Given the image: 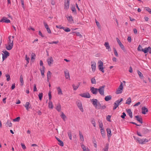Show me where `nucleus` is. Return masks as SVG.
Here are the masks:
<instances>
[{
  "instance_id": "nucleus-6",
  "label": "nucleus",
  "mask_w": 151,
  "mask_h": 151,
  "mask_svg": "<svg viewBox=\"0 0 151 151\" xmlns=\"http://www.w3.org/2000/svg\"><path fill=\"white\" fill-rule=\"evenodd\" d=\"M98 64H99L98 66L99 70L101 71L102 73H104V68L103 67V62L101 61L100 60L98 62Z\"/></svg>"
},
{
  "instance_id": "nucleus-15",
  "label": "nucleus",
  "mask_w": 151,
  "mask_h": 151,
  "mask_svg": "<svg viewBox=\"0 0 151 151\" xmlns=\"http://www.w3.org/2000/svg\"><path fill=\"white\" fill-rule=\"evenodd\" d=\"M142 113L143 114H145L148 111V109L145 106L143 107L142 108Z\"/></svg>"
},
{
  "instance_id": "nucleus-48",
  "label": "nucleus",
  "mask_w": 151,
  "mask_h": 151,
  "mask_svg": "<svg viewBox=\"0 0 151 151\" xmlns=\"http://www.w3.org/2000/svg\"><path fill=\"white\" fill-rule=\"evenodd\" d=\"M60 116H61V118L65 120V116L63 114V112L61 113V114Z\"/></svg>"
},
{
  "instance_id": "nucleus-50",
  "label": "nucleus",
  "mask_w": 151,
  "mask_h": 151,
  "mask_svg": "<svg viewBox=\"0 0 151 151\" xmlns=\"http://www.w3.org/2000/svg\"><path fill=\"white\" fill-rule=\"evenodd\" d=\"M111 116L109 115H108L106 117V119L109 122H111V121L110 120V118Z\"/></svg>"
},
{
  "instance_id": "nucleus-35",
  "label": "nucleus",
  "mask_w": 151,
  "mask_h": 151,
  "mask_svg": "<svg viewBox=\"0 0 151 151\" xmlns=\"http://www.w3.org/2000/svg\"><path fill=\"white\" fill-rule=\"evenodd\" d=\"M131 99L130 97L126 101V104H129L131 102Z\"/></svg>"
},
{
  "instance_id": "nucleus-57",
  "label": "nucleus",
  "mask_w": 151,
  "mask_h": 151,
  "mask_svg": "<svg viewBox=\"0 0 151 151\" xmlns=\"http://www.w3.org/2000/svg\"><path fill=\"white\" fill-rule=\"evenodd\" d=\"M95 22L96 23L97 26L99 27L101 26H100V24L99 22L96 19H95Z\"/></svg>"
},
{
  "instance_id": "nucleus-45",
  "label": "nucleus",
  "mask_w": 151,
  "mask_h": 151,
  "mask_svg": "<svg viewBox=\"0 0 151 151\" xmlns=\"http://www.w3.org/2000/svg\"><path fill=\"white\" fill-rule=\"evenodd\" d=\"M73 33H76V35L78 36H79L80 38L82 37V36L80 34V32H73Z\"/></svg>"
},
{
  "instance_id": "nucleus-32",
  "label": "nucleus",
  "mask_w": 151,
  "mask_h": 151,
  "mask_svg": "<svg viewBox=\"0 0 151 151\" xmlns=\"http://www.w3.org/2000/svg\"><path fill=\"white\" fill-rule=\"evenodd\" d=\"M56 27L58 29H63L66 32V29L65 27H63L61 25H56Z\"/></svg>"
},
{
  "instance_id": "nucleus-47",
  "label": "nucleus",
  "mask_w": 151,
  "mask_h": 151,
  "mask_svg": "<svg viewBox=\"0 0 151 151\" xmlns=\"http://www.w3.org/2000/svg\"><path fill=\"white\" fill-rule=\"evenodd\" d=\"M31 60L35 59V55L34 53H32L31 54Z\"/></svg>"
},
{
  "instance_id": "nucleus-54",
  "label": "nucleus",
  "mask_w": 151,
  "mask_h": 151,
  "mask_svg": "<svg viewBox=\"0 0 151 151\" xmlns=\"http://www.w3.org/2000/svg\"><path fill=\"white\" fill-rule=\"evenodd\" d=\"M56 109L58 111H60L61 110V107L60 105H58L56 107Z\"/></svg>"
},
{
  "instance_id": "nucleus-37",
  "label": "nucleus",
  "mask_w": 151,
  "mask_h": 151,
  "mask_svg": "<svg viewBox=\"0 0 151 151\" xmlns=\"http://www.w3.org/2000/svg\"><path fill=\"white\" fill-rule=\"evenodd\" d=\"M72 87L74 91L76 90L78 88V86H76L75 84H73L72 85Z\"/></svg>"
},
{
  "instance_id": "nucleus-36",
  "label": "nucleus",
  "mask_w": 151,
  "mask_h": 151,
  "mask_svg": "<svg viewBox=\"0 0 151 151\" xmlns=\"http://www.w3.org/2000/svg\"><path fill=\"white\" fill-rule=\"evenodd\" d=\"M91 83L93 84H96V80L94 77L91 79Z\"/></svg>"
},
{
  "instance_id": "nucleus-2",
  "label": "nucleus",
  "mask_w": 151,
  "mask_h": 151,
  "mask_svg": "<svg viewBox=\"0 0 151 151\" xmlns=\"http://www.w3.org/2000/svg\"><path fill=\"white\" fill-rule=\"evenodd\" d=\"M134 139L136 140L137 142L141 145L145 144L146 143L148 142L150 140V139L148 140L146 138L140 139L139 137L136 138L134 136Z\"/></svg>"
},
{
  "instance_id": "nucleus-22",
  "label": "nucleus",
  "mask_w": 151,
  "mask_h": 151,
  "mask_svg": "<svg viewBox=\"0 0 151 151\" xmlns=\"http://www.w3.org/2000/svg\"><path fill=\"white\" fill-rule=\"evenodd\" d=\"M20 85L22 86H23L24 85V81L22 75H20Z\"/></svg>"
},
{
  "instance_id": "nucleus-41",
  "label": "nucleus",
  "mask_w": 151,
  "mask_h": 151,
  "mask_svg": "<svg viewBox=\"0 0 151 151\" xmlns=\"http://www.w3.org/2000/svg\"><path fill=\"white\" fill-rule=\"evenodd\" d=\"M113 50H114V53L115 55V56L116 57H118V54L117 53V51H116V49L114 47Z\"/></svg>"
},
{
  "instance_id": "nucleus-52",
  "label": "nucleus",
  "mask_w": 151,
  "mask_h": 151,
  "mask_svg": "<svg viewBox=\"0 0 151 151\" xmlns=\"http://www.w3.org/2000/svg\"><path fill=\"white\" fill-rule=\"evenodd\" d=\"M146 10L148 11L150 14L151 12V9L148 7H145Z\"/></svg>"
},
{
  "instance_id": "nucleus-7",
  "label": "nucleus",
  "mask_w": 151,
  "mask_h": 151,
  "mask_svg": "<svg viewBox=\"0 0 151 151\" xmlns=\"http://www.w3.org/2000/svg\"><path fill=\"white\" fill-rule=\"evenodd\" d=\"M3 52L4 54H2L3 61H4L5 59L9 56V52L6 50L3 51Z\"/></svg>"
},
{
  "instance_id": "nucleus-10",
  "label": "nucleus",
  "mask_w": 151,
  "mask_h": 151,
  "mask_svg": "<svg viewBox=\"0 0 151 151\" xmlns=\"http://www.w3.org/2000/svg\"><path fill=\"white\" fill-rule=\"evenodd\" d=\"M79 95L82 97L86 98H89L91 97V96L88 92H87L86 93H81Z\"/></svg>"
},
{
  "instance_id": "nucleus-3",
  "label": "nucleus",
  "mask_w": 151,
  "mask_h": 151,
  "mask_svg": "<svg viewBox=\"0 0 151 151\" xmlns=\"http://www.w3.org/2000/svg\"><path fill=\"white\" fill-rule=\"evenodd\" d=\"M123 100V99L121 98L115 101L114 104V106L113 108V110H114L116 109L119 105L121 104V102H122Z\"/></svg>"
},
{
  "instance_id": "nucleus-59",
  "label": "nucleus",
  "mask_w": 151,
  "mask_h": 151,
  "mask_svg": "<svg viewBox=\"0 0 151 151\" xmlns=\"http://www.w3.org/2000/svg\"><path fill=\"white\" fill-rule=\"evenodd\" d=\"M126 116V114L124 112H123L122 113V115L121 116V117L122 119H124L125 116Z\"/></svg>"
},
{
  "instance_id": "nucleus-25",
  "label": "nucleus",
  "mask_w": 151,
  "mask_h": 151,
  "mask_svg": "<svg viewBox=\"0 0 151 151\" xmlns=\"http://www.w3.org/2000/svg\"><path fill=\"white\" fill-rule=\"evenodd\" d=\"M48 107L49 108L52 109L53 108V104L51 101H49L48 103Z\"/></svg>"
},
{
  "instance_id": "nucleus-60",
  "label": "nucleus",
  "mask_w": 151,
  "mask_h": 151,
  "mask_svg": "<svg viewBox=\"0 0 151 151\" xmlns=\"http://www.w3.org/2000/svg\"><path fill=\"white\" fill-rule=\"evenodd\" d=\"M21 145L22 146V148L23 149H26V147L25 146L24 144L21 143Z\"/></svg>"
},
{
  "instance_id": "nucleus-34",
  "label": "nucleus",
  "mask_w": 151,
  "mask_h": 151,
  "mask_svg": "<svg viewBox=\"0 0 151 151\" xmlns=\"http://www.w3.org/2000/svg\"><path fill=\"white\" fill-rule=\"evenodd\" d=\"M119 45L121 49H122V50L123 51L125 52L126 51L125 49L124 48V46L122 44V43H121L120 44H119Z\"/></svg>"
},
{
  "instance_id": "nucleus-20",
  "label": "nucleus",
  "mask_w": 151,
  "mask_h": 151,
  "mask_svg": "<svg viewBox=\"0 0 151 151\" xmlns=\"http://www.w3.org/2000/svg\"><path fill=\"white\" fill-rule=\"evenodd\" d=\"M104 45L107 49H108L109 51H111V49L108 42H105L104 44Z\"/></svg>"
},
{
  "instance_id": "nucleus-13",
  "label": "nucleus",
  "mask_w": 151,
  "mask_h": 151,
  "mask_svg": "<svg viewBox=\"0 0 151 151\" xmlns=\"http://www.w3.org/2000/svg\"><path fill=\"white\" fill-rule=\"evenodd\" d=\"M67 19L70 23L72 24L74 23V20L71 15L67 17Z\"/></svg>"
},
{
  "instance_id": "nucleus-39",
  "label": "nucleus",
  "mask_w": 151,
  "mask_h": 151,
  "mask_svg": "<svg viewBox=\"0 0 151 151\" xmlns=\"http://www.w3.org/2000/svg\"><path fill=\"white\" fill-rule=\"evenodd\" d=\"M68 134L70 139V140H72V138L71 132L70 131H69L68 133Z\"/></svg>"
},
{
  "instance_id": "nucleus-58",
  "label": "nucleus",
  "mask_w": 151,
  "mask_h": 151,
  "mask_svg": "<svg viewBox=\"0 0 151 151\" xmlns=\"http://www.w3.org/2000/svg\"><path fill=\"white\" fill-rule=\"evenodd\" d=\"M49 99V101H51V92H49L48 93Z\"/></svg>"
},
{
  "instance_id": "nucleus-56",
  "label": "nucleus",
  "mask_w": 151,
  "mask_h": 151,
  "mask_svg": "<svg viewBox=\"0 0 151 151\" xmlns=\"http://www.w3.org/2000/svg\"><path fill=\"white\" fill-rule=\"evenodd\" d=\"M58 143L59 145L61 146H63V143L62 141H60V142H58Z\"/></svg>"
},
{
  "instance_id": "nucleus-51",
  "label": "nucleus",
  "mask_w": 151,
  "mask_h": 151,
  "mask_svg": "<svg viewBox=\"0 0 151 151\" xmlns=\"http://www.w3.org/2000/svg\"><path fill=\"white\" fill-rule=\"evenodd\" d=\"M43 24H44V26L46 29H47V28H48V27H49L48 25V24H47V23L46 22H43Z\"/></svg>"
},
{
  "instance_id": "nucleus-63",
  "label": "nucleus",
  "mask_w": 151,
  "mask_h": 151,
  "mask_svg": "<svg viewBox=\"0 0 151 151\" xmlns=\"http://www.w3.org/2000/svg\"><path fill=\"white\" fill-rule=\"evenodd\" d=\"M116 40L118 43L119 45L120 44L122 43L121 42L120 40L119 39V38L117 37L116 38Z\"/></svg>"
},
{
  "instance_id": "nucleus-53",
  "label": "nucleus",
  "mask_w": 151,
  "mask_h": 151,
  "mask_svg": "<svg viewBox=\"0 0 151 151\" xmlns=\"http://www.w3.org/2000/svg\"><path fill=\"white\" fill-rule=\"evenodd\" d=\"M25 60L27 61V64L28 63H29V58L27 57V55H26L25 56Z\"/></svg>"
},
{
  "instance_id": "nucleus-5",
  "label": "nucleus",
  "mask_w": 151,
  "mask_h": 151,
  "mask_svg": "<svg viewBox=\"0 0 151 151\" xmlns=\"http://www.w3.org/2000/svg\"><path fill=\"white\" fill-rule=\"evenodd\" d=\"M123 83H121L118 89H117L116 93V94H120L122 93L123 90Z\"/></svg>"
},
{
  "instance_id": "nucleus-49",
  "label": "nucleus",
  "mask_w": 151,
  "mask_h": 151,
  "mask_svg": "<svg viewBox=\"0 0 151 151\" xmlns=\"http://www.w3.org/2000/svg\"><path fill=\"white\" fill-rule=\"evenodd\" d=\"M101 133L102 135V136L103 137H104L106 136V134H105V131H101Z\"/></svg>"
},
{
  "instance_id": "nucleus-11",
  "label": "nucleus",
  "mask_w": 151,
  "mask_h": 151,
  "mask_svg": "<svg viewBox=\"0 0 151 151\" xmlns=\"http://www.w3.org/2000/svg\"><path fill=\"white\" fill-rule=\"evenodd\" d=\"M90 91L94 95H96L98 91V88H95L93 87L90 88Z\"/></svg>"
},
{
  "instance_id": "nucleus-19",
  "label": "nucleus",
  "mask_w": 151,
  "mask_h": 151,
  "mask_svg": "<svg viewBox=\"0 0 151 151\" xmlns=\"http://www.w3.org/2000/svg\"><path fill=\"white\" fill-rule=\"evenodd\" d=\"M71 9L73 13L74 14H77V12L74 5H72V6L71 7Z\"/></svg>"
},
{
  "instance_id": "nucleus-8",
  "label": "nucleus",
  "mask_w": 151,
  "mask_h": 151,
  "mask_svg": "<svg viewBox=\"0 0 151 151\" xmlns=\"http://www.w3.org/2000/svg\"><path fill=\"white\" fill-rule=\"evenodd\" d=\"M141 50H142V52H143L145 54H146L148 52H149L150 54H151V47L150 46L145 47L144 49Z\"/></svg>"
},
{
  "instance_id": "nucleus-17",
  "label": "nucleus",
  "mask_w": 151,
  "mask_h": 151,
  "mask_svg": "<svg viewBox=\"0 0 151 151\" xmlns=\"http://www.w3.org/2000/svg\"><path fill=\"white\" fill-rule=\"evenodd\" d=\"M91 102L93 105L95 107L96 106L98 102V100L97 99H91Z\"/></svg>"
},
{
  "instance_id": "nucleus-4",
  "label": "nucleus",
  "mask_w": 151,
  "mask_h": 151,
  "mask_svg": "<svg viewBox=\"0 0 151 151\" xmlns=\"http://www.w3.org/2000/svg\"><path fill=\"white\" fill-rule=\"evenodd\" d=\"M105 85H103L102 86H99V88H98V91L99 93L102 96L104 95V91Z\"/></svg>"
},
{
  "instance_id": "nucleus-12",
  "label": "nucleus",
  "mask_w": 151,
  "mask_h": 151,
  "mask_svg": "<svg viewBox=\"0 0 151 151\" xmlns=\"http://www.w3.org/2000/svg\"><path fill=\"white\" fill-rule=\"evenodd\" d=\"M0 22L9 23L10 22V21L9 19H7L5 17H3L1 20Z\"/></svg>"
},
{
  "instance_id": "nucleus-42",
  "label": "nucleus",
  "mask_w": 151,
  "mask_h": 151,
  "mask_svg": "<svg viewBox=\"0 0 151 151\" xmlns=\"http://www.w3.org/2000/svg\"><path fill=\"white\" fill-rule=\"evenodd\" d=\"M20 119V117H18L17 118L14 119L13 120V122H19Z\"/></svg>"
},
{
  "instance_id": "nucleus-14",
  "label": "nucleus",
  "mask_w": 151,
  "mask_h": 151,
  "mask_svg": "<svg viewBox=\"0 0 151 151\" xmlns=\"http://www.w3.org/2000/svg\"><path fill=\"white\" fill-rule=\"evenodd\" d=\"M136 119L139 123H143L142 118L140 115H137L135 116Z\"/></svg>"
},
{
  "instance_id": "nucleus-27",
  "label": "nucleus",
  "mask_w": 151,
  "mask_h": 151,
  "mask_svg": "<svg viewBox=\"0 0 151 151\" xmlns=\"http://www.w3.org/2000/svg\"><path fill=\"white\" fill-rule=\"evenodd\" d=\"M111 95H109L106 96L104 98V99L106 101H108L109 100H111Z\"/></svg>"
},
{
  "instance_id": "nucleus-40",
  "label": "nucleus",
  "mask_w": 151,
  "mask_h": 151,
  "mask_svg": "<svg viewBox=\"0 0 151 151\" xmlns=\"http://www.w3.org/2000/svg\"><path fill=\"white\" fill-rule=\"evenodd\" d=\"M108 149L109 145L108 144H106L105 148L103 149V150H104V151H108Z\"/></svg>"
},
{
  "instance_id": "nucleus-26",
  "label": "nucleus",
  "mask_w": 151,
  "mask_h": 151,
  "mask_svg": "<svg viewBox=\"0 0 151 151\" xmlns=\"http://www.w3.org/2000/svg\"><path fill=\"white\" fill-rule=\"evenodd\" d=\"M127 112L128 113L129 117L132 118V113L130 109L127 110Z\"/></svg>"
},
{
  "instance_id": "nucleus-33",
  "label": "nucleus",
  "mask_w": 151,
  "mask_h": 151,
  "mask_svg": "<svg viewBox=\"0 0 151 151\" xmlns=\"http://www.w3.org/2000/svg\"><path fill=\"white\" fill-rule=\"evenodd\" d=\"M101 107V104H100L99 102H98L96 106L95 107V108L96 109H100Z\"/></svg>"
},
{
  "instance_id": "nucleus-43",
  "label": "nucleus",
  "mask_w": 151,
  "mask_h": 151,
  "mask_svg": "<svg viewBox=\"0 0 151 151\" xmlns=\"http://www.w3.org/2000/svg\"><path fill=\"white\" fill-rule=\"evenodd\" d=\"M143 49L140 45H139L137 48V50L139 51H142L141 50Z\"/></svg>"
},
{
  "instance_id": "nucleus-18",
  "label": "nucleus",
  "mask_w": 151,
  "mask_h": 151,
  "mask_svg": "<svg viewBox=\"0 0 151 151\" xmlns=\"http://www.w3.org/2000/svg\"><path fill=\"white\" fill-rule=\"evenodd\" d=\"M77 105L78 108H79L80 110L82 112H83V107L82 106V105L81 102H78L77 104Z\"/></svg>"
},
{
  "instance_id": "nucleus-21",
  "label": "nucleus",
  "mask_w": 151,
  "mask_h": 151,
  "mask_svg": "<svg viewBox=\"0 0 151 151\" xmlns=\"http://www.w3.org/2000/svg\"><path fill=\"white\" fill-rule=\"evenodd\" d=\"M81 147L83 149V151H90V150L88 148H86V147L83 144L81 143Z\"/></svg>"
},
{
  "instance_id": "nucleus-64",
  "label": "nucleus",
  "mask_w": 151,
  "mask_h": 151,
  "mask_svg": "<svg viewBox=\"0 0 151 151\" xmlns=\"http://www.w3.org/2000/svg\"><path fill=\"white\" fill-rule=\"evenodd\" d=\"M140 104V102H138L134 105V106H136L139 105Z\"/></svg>"
},
{
  "instance_id": "nucleus-61",
  "label": "nucleus",
  "mask_w": 151,
  "mask_h": 151,
  "mask_svg": "<svg viewBox=\"0 0 151 151\" xmlns=\"http://www.w3.org/2000/svg\"><path fill=\"white\" fill-rule=\"evenodd\" d=\"M12 125V123H6L5 125V126L7 127H10Z\"/></svg>"
},
{
  "instance_id": "nucleus-31",
  "label": "nucleus",
  "mask_w": 151,
  "mask_h": 151,
  "mask_svg": "<svg viewBox=\"0 0 151 151\" xmlns=\"http://www.w3.org/2000/svg\"><path fill=\"white\" fill-rule=\"evenodd\" d=\"M57 91H58V94L60 95H61L62 94V91L61 90V88H60V87H58L57 88Z\"/></svg>"
},
{
  "instance_id": "nucleus-28",
  "label": "nucleus",
  "mask_w": 151,
  "mask_h": 151,
  "mask_svg": "<svg viewBox=\"0 0 151 151\" xmlns=\"http://www.w3.org/2000/svg\"><path fill=\"white\" fill-rule=\"evenodd\" d=\"M30 105V103L28 102H27L26 103V104L24 106H25V107L26 108V109L27 110H28L30 108V107L29 106Z\"/></svg>"
},
{
  "instance_id": "nucleus-38",
  "label": "nucleus",
  "mask_w": 151,
  "mask_h": 151,
  "mask_svg": "<svg viewBox=\"0 0 151 151\" xmlns=\"http://www.w3.org/2000/svg\"><path fill=\"white\" fill-rule=\"evenodd\" d=\"M51 73L50 71H49L47 73V81H48L49 78H50L51 77Z\"/></svg>"
},
{
  "instance_id": "nucleus-16",
  "label": "nucleus",
  "mask_w": 151,
  "mask_h": 151,
  "mask_svg": "<svg viewBox=\"0 0 151 151\" xmlns=\"http://www.w3.org/2000/svg\"><path fill=\"white\" fill-rule=\"evenodd\" d=\"M91 67L92 68V70L93 72H94L96 69V63L95 62H91Z\"/></svg>"
},
{
  "instance_id": "nucleus-44",
  "label": "nucleus",
  "mask_w": 151,
  "mask_h": 151,
  "mask_svg": "<svg viewBox=\"0 0 151 151\" xmlns=\"http://www.w3.org/2000/svg\"><path fill=\"white\" fill-rule=\"evenodd\" d=\"M6 80L7 81H9L10 80V76L9 74H6Z\"/></svg>"
},
{
  "instance_id": "nucleus-62",
  "label": "nucleus",
  "mask_w": 151,
  "mask_h": 151,
  "mask_svg": "<svg viewBox=\"0 0 151 151\" xmlns=\"http://www.w3.org/2000/svg\"><path fill=\"white\" fill-rule=\"evenodd\" d=\"M68 79L69 80H70V75L69 73L68 72L67 73V79Z\"/></svg>"
},
{
  "instance_id": "nucleus-46",
  "label": "nucleus",
  "mask_w": 151,
  "mask_h": 151,
  "mask_svg": "<svg viewBox=\"0 0 151 151\" xmlns=\"http://www.w3.org/2000/svg\"><path fill=\"white\" fill-rule=\"evenodd\" d=\"M38 96L39 98V99L40 100H41L42 99V96H43V94L42 93H39L38 95Z\"/></svg>"
},
{
  "instance_id": "nucleus-29",
  "label": "nucleus",
  "mask_w": 151,
  "mask_h": 151,
  "mask_svg": "<svg viewBox=\"0 0 151 151\" xmlns=\"http://www.w3.org/2000/svg\"><path fill=\"white\" fill-rule=\"evenodd\" d=\"M79 132L80 138L81 141H82V142H83L84 140L83 136L80 131H79Z\"/></svg>"
},
{
  "instance_id": "nucleus-24",
  "label": "nucleus",
  "mask_w": 151,
  "mask_h": 151,
  "mask_svg": "<svg viewBox=\"0 0 151 151\" xmlns=\"http://www.w3.org/2000/svg\"><path fill=\"white\" fill-rule=\"evenodd\" d=\"M45 70V67L44 66H43L42 68H40V70L42 76L43 77H44L45 76L44 74V71Z\"/></svg>"
},
{
  "instance_id": "nucleus-30",
  "label": "nucleus",
  "mask_w": 151,
  "mask_h": 151,
  "mask_svg": "<svg viewBox=\"0 0 151 151\" xmlns=\"http://www.w3.org/2000/svg\"><path fill=\"white\" fill-rule=\"evenodd\" d=\"M137 73L139 77V78L141 79H142L143 78L144 76L143 75L142 73L139 71V70H137Z\"/></svg>"
},
{
  "instance_id": "nucleus-1",
  "label": "nucleus",
  "mask_w": 151,
  "mask_h": 151,
  "mask_svg": "<svg viewBox=\"0 0 151 151\" xmlns=\"http://www.w3.org/2000/svg\"><path fill=\"white\" fill-rule=\"evenodd\" d=\"M8 44L6 45V49L8 50H11L13 47V41L12 40L11 36H9L8 37Z\"/></svg>"
},
{
  "instance_id": "nucleus-9",
  "label": "nucleus",
  "mask_w": 151,
  "mask_h": 151,
  "mask_svg": "<svg viewBox=\"0 0 151 151\" xmlns=\"http://www.w3.org/2000/svg\"><path fill=\"white\" fill-rule=\"evenodd\" d=\"M47 62L49 66H51L53 63V60L52 57L50 56L48 57L47 59Z\"/></svg>"
},
{
  "instance_id": "nucleus-55",
  "label": "nucleus",
  "mask_w": 151,
  "mask_h": 151,
  "mask_svg": "<svg viewBox=\"0 0 151 151\" xmlns=\"http://www.w3.org/2000/svg\"><path fill=\"white\" fill-rule=\"evenodd\" d=\"M127 40L128 42H130L132 41V38L130 36H129L127 38Z\"/></svg>"
},
{
  "instance_id": "nucleus-23",
  "label": "nucleus",
  "mask_w": 151,
  "mask_h": 151,
  "mask_svg": "<svg viewBox=\"0 0 151 151\" xmlns=\"http://www.w3.org/2000/svg\"><path fill=\"white\" fill-rule=\"evenodd\" d=\"M106 131L107 132V135L108 137H110V136L112 135L110 129L109 128H107L106 129Z\"/></svg>"
}]
</instances>
